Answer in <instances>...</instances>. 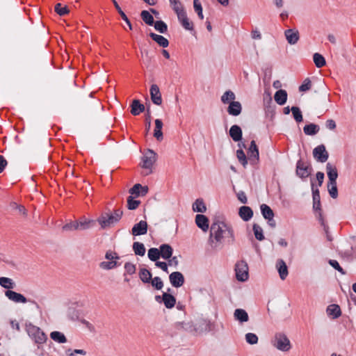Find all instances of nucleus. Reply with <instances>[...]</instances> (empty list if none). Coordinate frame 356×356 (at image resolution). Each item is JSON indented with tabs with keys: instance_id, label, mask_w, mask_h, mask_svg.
<instances>
[{
	"instance_id": "obj_58",
	"label": "nucleus",
	"mask_w": 356,
	"mask_h": 356,
	"mask_svg": "<svg viewBox=\"0 0 356 356\" xmlns=\"http://www.w3.org/2000/svg\"><path fill=\"white\" fill-rule=\"evenodd\" d=\"M245 340L248 343L254 345L258 343L259 339L257 334L249 332L245 334Z\"/></svg>"
},
{
	"instance_id": "obj_23",
	"label": "nucleus",
	"mask_w": 356,
	"mask_h": 356,
	"mask_svg": "<svg viewBox=\"0 0 356 356\" xmlns=\"http://www.w3.org/2000/svg\"><path fill=\"white\" fill-rule=\"evenodd\" d=\"M159 252L161 257L163 259H170L173 254V249L169 244L164 243L161 244L159 247Z\"/></svg>"
},
{
	"instance_id": "obj_40",
	"label": "nucleus",
	"mask_w": 356,
	"mask_h": 356,
	"mask_svg": "<svg viewBox=\"0 0 356 356\" xmlns=\"http://www.w3.org/2000/svg\"><path fill=\"white\" fill-rule=\"evenodd\" d=\"M326 171L328 179H337L338 171L336 166L332 165L330 163L326 164Z\"/></svg>"
},
{
	"instance_id": "obj_56",
	"label": "nucleus",
	"mask_w": 356,
	"mask_h": 356,
	"mask_svg": "<svg viewBox=\"0 0 356 356\" xmlns=\"http://www.w3.org/2000/svg\"><path fill=\"white\" fill-rule=\"evenodd\" d=\"M193 8L195 10V12L197 14L198 17L200 19H204V15L202 13V6L199 0H193Z\"/></svg>"
},
{
	"instance_id": "obj_12",
	"label": "nucleus",
	"mask_w": 356,
	"mask_h": 356,
	"mask_svg": "<svg viewBox=\"0 0 356 356\" xmlns=\"http://www.w3.org/2000/svg\"><path fill=\"white\" fill-rule=\"evenodd\" d=\"M5 296L11 301L15 303H26L29 301L24 295L12 290L5 291Z\"/></svg>"
},
{
	"instance_id": "obj_16",
	"label": "nucleus",
	"mask_w": 356,
	"mask_h": 356,
	"mask_svg": "<svg viewBox=\"0 0 356 356\" xmlns=\"http://www.w3.org/2000/svg\"><path fill=\"white\" fill-rule=\"evenodd\" d=\"M149 188L147 186H142L140 184H136L129 189V193L136 197H143L148 193Z\"/></svg>"
},
{
	"instance_id": "obj_11",
	"label": "nucleus",
	"mask_w": 356,
	"mask_h": 356,
	"mask_svg": "<svg viewBox=\"0 0 356 356\" xmlns=\"http://www.w3.org/2000/svg\"><path fill=\"white\" fill-rule=\"evenodd\" d=\"M211 327L212 324L210 321L205 318H200L193 325V332L197 333L209 332L212 330Z\"/></svg>"
},
{
	"instance_id": "obj_46",
	"label": "nucleus",
	"mask_w": 356,
	"mask_h": 356,
	"mask_svg": "<svg viewBox=\"0 0 356 356\" xmlns=\"http://www.w3.org/2000/svg\"><path fill=\"white\" fill-rule=\"evenodd\" d=\"M252 230L257 240L261 241L265 238L263 233V229L259 225L256 223L253 224Z\"/></svg>"
},
{
	"instance_id": "obj_2",
	"label": "nucleus",
	"mask_w": 356,
	"mask_h": 356,
	"mask_svg": "<svg viewBox=\"0 0 356 356\" xmlns=\"http://www.w3.org/2000/svg\"><path fill=\"white\" fill-rule=\"evenodd\" d=\"M122 210L118 209L114 210L113 213H102L101 216L97 219V221L100 225L101 228L104 229L119 222L122 216Z\"/></svg>"
},
{
	"instance_id": "obj_22",
	"label": "nucleus",
	"mask_w": 356,
	"mask_h": 356,
	"mask_svg": "<svg viewBox=\"0 0 356 356\" xmlns=\"http://www.w3.org/2000/svg\"><path fill=\"white\" fill-rule=\"evenodd\" d=\"M253 211L248 206H242L238 209L240 218L245 222L249 221L253 216Z\"/></svg>"
},
{
	"instance_id": "obj_53",
	"label": "nucleus",
	"mask_w": 356,
	"mask_h": 356,
	"mask_svg": "<svg viewBox=\"0 0 356 356\" xmlns=\"http://www.w3.org/2000/svg\"><path fill=\"white\" fill-rule=\"evenodd\" d=\"M318 220L321 224V225L323 227V229L325 232V234H326V237H327V239L329 241H332V237L330 236V232H329V227L328 225L325 223V219H324V217L323 215L320 214V218H318Z\"/></svg>"
},
{
	"instance_id": "obj_38",
	"label": "nucleus",
	"mask_w": 356,
	"mask_h": 356,
	"mask_svg": "<svg viewBox=\"0 0 356 356\" xmlns=\"http://www.w3.org/2000/svg\"><path fill=\"white\" fill-rule=\"evenodd\" d=\"M50 337L52 340L59 343L67 342V338L65 334L58 331H53L50 333Z\"/></svg>"
},
{
	"instance_id": "obj_19",
	"label": "nucleus",
	"mask_w": 356,
	"mask_h": 356,
	"mask_svg": "<svg viewBox=\"0 0 356 356\" xmlns=\"http://www.w3.org/2000/svg\"><path fill=\"white\" fill-rule=\"evenodd\" d=\"M227 113L230 115L238 116L241 113L242 106L239 102L232 101L229 102V106L227 108Z\"/></svg>"
},
{
	"instance_id": "obj_26",
	"label": "nucleus",
	"mask_w": 356,
	"mask_h": 356,
	"mask_svg": "<svg viewBox=\"0 0 356 356\" xmlns=\"http://www.w3.org/2000/svg\"><path fill=\"white\" fill-rule=\"evenodd\" d=\"M276 267L280 279L284 280L289 274L288 267L286 263L282 259H278L276 264Z\"/></svg>"
},
{
	"instance_id": "obj_1",
	"label": "nucleus",
	"mask_w": 356,
	"mask_h": 356,
	"mask_svg": "<svg viewBox=\"0 0 356 356\" xmlns=\"http://www.w3.org/2000/svg\"><path fill=\"white\" fill-rule=\"evenodd\" d=\"M227 239L228 244H233L235 241L234 233L232 227L224 222H213L210 227V234L208 239L209 243L213 249L222 248L223 238Z\"/></svg>"
},
{
	"instance_id": "obj_7",
	"label": "nucleus",
	"mask_w": 356,
	"mask_h": 356,
	"mask_svg": "<svg viewBox=\"0 0 356 356\" xmlns=\"http://www.w3.org/2000/svg\"><path fill=\"white\" fill-rule=\"evenodd\" d=\"M311 186L313 198V209L317 213V218H320V214L323 215V210L321 204V196L318 188L315 186L314 180L311 179Z\"/></svg>"
},
{
	"instance_id": "obj_63",
	"label": "nucleus",
	"mask_w": 356,
	"mask_h": 356,
	"mask_svg": "<svg viewBox=\"0 0 356 356\" xmlns=\"http://www.w3.org/2000/svg\"><path fill=\"white\" fill-rule=\"evenodd\" d=\"M181 26L188 31H194V26L193 22L190 21L189 19H183L182 22H180Z\"/></svg>"
},
{
	"instance_id": "obj_9",
	"label": "nucleus",
	"mask_w": 356,
	"mask_h": 356,
	"mask_svg": "<svg viewBox=\"0 0 356 356\" xmlns=\"http://www.w3.org/2000/svg\"><path fill=\"white\" fill-rule=\"evenodd\" d=\"M248 155L250 163L252 165L257 164L259 161V148L254 140L250 142V147L248 149Z\"/></svg>"
},
{
	"instance_id": "obj_34",
	"label": "nucleus",
	"mask_w": 356,
	"mask_h": 356,
	"mask_svg": "<svg viewBox=\"0 0 356 356\" xmlns=\"http://www.w3.org/2000/svg\"><path fill=\"white\" fill-rule=\"evenodd\" d=\"M139 278L144 284H149L152 280V273L146 268H140L138 273Z\"/></svg>"
},
{
	"instance_id": "obj_6",
	"label": "nucleus",
	"mask_w": 356,
	"mask_h": 356,
	"mask_svg": "<svg viewBox=\"0 0 356 356\" xmlns=\"http://www.w3.org/2000/svg\"><path fill=\"white\" fill-rule=\"evenodd\" d=\"M275 347L282 351H289L291 348V343L287 336L282 332H277L272 341Z\"/></svg>"
},
{
	"instance_id": "obj_43",
	"label": "nucleus",
	"mask_w": 356,
	"mask_h": 356,
	"mask_svg": "<svg viewBox=\"0 0 356 356\" xmlns=\"http://www.w3.org/2000/svg\"><path fill=\"white\" fill-rule=\"evenodd\" d=\"M133 250L135 254L143 257L145 254V248L143 243L140 242H134L133 243Z\"/></svg>"
},
{
	"instance_id": "obj_64",
	"label": "nucleus",
	"mask_w": 356,
	"mask_h": 356,
	"mask_svg": "<svg viewBox=\"0 0 356 356\" xmlns=\"http://www.w3.org/2000/svg\"><path fill=\"white\" fill-rule=\"evenodd\" d=\"M105 258L107 260H108V261L120 259V257H119V255H118V254L117 252H113L111 250H108L106 252Z\"/></svg>"
},
{
	"instance_id": "obj_8",
	"label": "nucleus",
	"mask_w": 356,
	"mask_h": 356,
	"mask_svg": "<svg viewBox=\"0 0 356 356\" xmlns=\"http://www.w3.org/2000/svg\"><path fill=\"white\" fill-rule=\"evenodd\" d=\"M313 156L318 162L324 163L328 159L329 153L325 146L321 144L313 149Z\"/></svg>"
},
{
	"instance_id": "obj_21",
	"label": "nucleus",
	"mask_w": 356,
	"mask_h": 356,
	"mask_svg": "<svg viewBox=\"0 0 356 356\" xmlns=\"http://www.w3.org/2000/svg\"><path fill=\"white\" fill-rule=\"evenodd\" d=\"M171 289L168 288L167 292H163V303L167 309H172L176 305V298L173 295L169 293Z\"/></svg>"
},
{
	"instance_id": "obj_29",
	"label": "nucleus",
	"mask_w": 356,
	"mask_h": 356,
	"mask_svg": "<svg viewBox=\"0 0 356 356\" xmlns=\"http://www.w3.org/2000/svg\"><path fill=\"white\" fill-rule=\"evenodd\" d=\"M234 318L243 323L248 321L249 316L245 310L243 309H236L234 313Z\"/></svg>"
},
{
	"instance_id": "obj_13",
	"label": "nucleus",
	"mask_w": 356,
	"mask_h": 356,
	"mask_svg": "<svg viewBox=\"0 0 356 356\" xmlns=\"http://www.w3.org/2000/svg\"><path fill=\"white\" fill-rule=\"evenodd\" d=\"M169 280L172 286L175 288L181 287L185 282L184 276L179 271L172 272L169 275Z\"/></svg>"
},
{
	"instance_id": "obj_47",
	"label": "nucleus",
	"mask_w": 356,
	"mask_h": 356,
	"mask_svg": "<svg viewBox=\"0 0 356 356\" xmlns=\"http://www.w3.org/2000/svg\"><path fill=\"white\" fill-rule=\"evenodd\" d=\"M236 157L240 162V163L244 167L246 168V165L248 163V157L247 158L245 152L242 149H239L236 150Z\"/></svg>"
},
{
	"instance_id": "obj_59",
	"label": "nucleus",
	"mask_w": 356,
	"mask_h": 356,
	"mask_svg": "<svg viewBox=\"0 0 356 356\" xmlns=\"http://www.w3.org/2000/svg\"><path fill=\"white\" fill-rule=\"evenodd\" d=\"M328 264L336 270L339 271L341 275H346V272L339 265V262L334 259H330Z\"/></svg>"
},
{
	"instance_id": "obj_51",
	"label": "nucleus",
	"mask_w": 356,
	"mask_h": 356,
	"mask_svg": "<svg viewBox=\"0 0 356 356\" xmlns=\"http://www.w3.org/2000/svg\"><path fill=\"white\" fill-rule=\"evenodd\" d=\"M54 10L60 16H65L70 12V10L67 6H63L60 3L56 4Z\"/></svg>"
},
{
	"instance_id": "obj_24",
	"label": "nucleus",
	"mask_w": 356,
	"mask_h": 356,
	"mask_svg": "<svg viewBox=\"0 0 356 356\" xmlns=\"http://www.w3.org/2000/svg\"><path fill=\"white\" fill-rule=\"evenodd\" d=\"M131 113L133 115H138L145 110V106L140 103L139 99H134L130 105Z\"/></svg>"
},
{
	"instance_id": "obj_14",
	"label": "nucleus",
	"mask_w": 356,
	"mask_h": 356,
	"mask_svg": "<svg viewBox=\"0 0 356 356\" xmlns=\"http://www.w3.org/2000/svg\"><path fill=\"white\" fill-rule=\"evenodd\" d=\"M149 94L151 100L155 105L160 106L162 104V97L160 89L156 84H152L150 87Z\"/></svg>"
},
{
	"instance_id": "obj_20",
	"label": "nucleus",
	"mask_w": 356,
	"mask_h": 356,
	"mask_svg": "<svg viewBox=\"0 0 356 356\" xmlns=\"http://www.w3.org/2000/svg\"><path fill=\"white\" fill-rule=\"evenodd\" d=\"M229 136L235 142H239L243 138V131L240 126L234 124L231 127L229 131Z\"/></svg>"
},
{
	"instance_id": "obj_60",
	"label": "nucleus",
	"mask_w": 356,
	"mask_h": 356,
	"mask_svg": "<svg viewBox=\"0 0 356 356\" xmlns=\"http://www.w3.org/2000/svg\"><path fill=\"white\" fill-rule=\"evenodd\" d=\"M63 230H64V231L79 230L77 221L74 220V221H71L68 223H66L65 225L63 226Z\"/></svg>"
},
{
	"instance_id": "obj_30",
	"label": "nucleus",
	"mask_w": 356,
	"mask_h": 356,
	"mask_svg": "<svg viewBox=\"0 0 356 356\" xmlns=\"http://www.w3.org/2000/svg\"><path fill=\"white\" fill-rule=\"evenodd\" d=\"M174 327L179 331L193 332V324L191 322H177Z\"/></svg>"
},
{
	"instance_id": "obj_48",
	"label": "nucleus",
	"mask_w": 356,
	"mask_h": 356,
	"mask_svg": "<svg viewBox=\"0 0 356 356\" xmlns=\"http://www.w3.org/2000/svg\"><path fill=\"white\" fill-rule=\"evenodd\" d=\"M147 255L149 259L152 261H155V263H156L161 257L159 250L156 248L149 249Z\"/></svg>"
},
{
	"instance_id": "obj_54",
	"label": "nucleus",
	"mask_w": 356,
	"mask_h": 356,
	"mask_svg": "<svg viewBox=\"0 0 356 356\" xmlns=\"http://www.w3.org/2000/svg\"><path fill=\"white\" fill-rule=\"evenodd\" d=\"M149 284L156 290H161L163 287V282L159 277H152V280H149Z\"/></svg>"
},
{
	"instance_id": "obj_44",
	"label": "nucleus",
	"mask_w": 356,
	"mask_h": 356,
	"mask_svg": "<svg viewBox=\"0 0 356 356\" xmlns=\"http://www.w3.org/2000/svg\"><path fill=\"white\" fill-rule=\"evenodd\" d=\"M140 17L143 21L149 26H153L154 24V19L153 16L147 10H143L140 13Z\"/></svg>"
},
{
	"instance_id": "obj_33",
	"label": "nucleus",
	"mask_w": 356,
	"mask_h": 356,
	"mask_svg": "<svg viewBox=\"0 0 356 356\" xmlns=\"http://www.w3.org/2000/svg\"><path fill=\"white\" fill-rule=\"evenodd\" d=\"M260 209L261 214L266 220H270V218H274V212L268 205L262 204L260 206Z\"/></svg>"
},
{
	"instance_id": "obj_4",
	"label": "nucleus",
	"mask_w": 356,
	"mask_h": 356,
	"mask_svg": "<svg viewBox=\"0 0 356 356\" xmlns=\"http://www.w3.org/2000/svg\"><path fill=\"white\" fill-rule=\"evenodd\" d=\"M26 331L28 335L38 345L44 343L47 340V334L38 326L31 323H26Z\"/></svg>"
},
{
	"instance_id": "obj_61",
	"label": "nucleus",
	"mask_w": 356,
	"mask_h": 356,
	"mask_svg": "<svg viewBox=\"0 0 356 356\" xmlns=\"http://www.w3.org/2000/svg\"><path fill=\"white\" fill-rule=\"evenodd\" d=\"M312 88V82L309 78L304 80L303 83L299 86L300 92H306Z\"/></svg>"
},
{
	"instance_id": "obj_10",
	"label": "nucleus",
	"mask_w": 356,
	"mask_h": 356,
	"mask_svg": "<svg viewBox=\"0 0 356 356\" xmlns=\"http://www.w3.org/2000/svg\"><path fill=\"white\" fill-rule=\"evenodd\" d=\"M236 277L240 282H245L248 279V267L244 262L238 263L235 267Z\"/></svg>"
},
{
	"instance_id": "obj_25",
	"label": "nucleus",
	"mask_w": 356,
	"mask_h": 356,
	"mask_svg": "<svg viewBox=\"0 0 356 356\" xmlns=\"http://www.w3.org/2000/svg\"><path fill=\"white\" fill-rule=\"evenodd\" d=\"M264 110L266 115H271L273 117L275 113V105L273 104L272 98L270 95H268V98L266 99L264 98Z\"/></svg>"
},
{
	"instance_id": "obj_35",
	"label": "nucleus",
	"mask_w": 356,
	"mask_h": 356,
	"mask_svg": "<svg viewBox=\"0 0 356 356\" xmlns=\"http://www.w3.org/2000/svg\"><path fill=\"white\" fill-rule=\"evenodd\" d=\"M118 260V259L108 261H102L99 264V267L104 270H111L121 265V263L119 262Z\"/></svg>"
},
{
	"instance_id": "obj_57",
	"label": "nucleus",
	"mask_w": 356,
	"mask_h": 356,
	"mask_svg": "<svg viewBox=\"0 0 356 356\" xmlns=\"http://www.w3.org/2000/svg\"><path fill=\"white\" fill-rule=\"evenodd\" d=\"M151 120H152V116H151V112H150V108H149V106L146 109V113L145 115L146 135L147 134L148 131L150 129Z\"/></svg>"
},
{
	"instance_id": "obj_15",
	"label": "nucleus",
	"mask_w": 356,
	"mask_h": 356,
	"mask_svg": "<svg viewBox=\"0 0 356 356\" xmlns=\"http://www.w3.org/2000/svg\"><path fill=\"white\" fill-rule=\"evenodd\" d=\"M148 225L146 221L140 220L135 224L131 229V234L134 236H140L146 234L147 232Z\"/></svg>"
},
{
	"instance_id": "obj_39",
	"label": "nucleus",
	"mask_w": 356,
	"mask_h": 356,
	"mask_svg": "<svg viewBox=\"0 0 356 356\" xmlns=\"http://www.w3.org/2000/svg\"><path fill=\"white\" fill-rule=\"evenodd\" d=\"M115 9L117 10V11L118 12V13L120 14V15L121 16L122 19L127 23V24L129 26V28L130 30L132 29V25H131V23L130 22V20L129 19V18L127 17V16L126 15V14L124 13V11L121 9L120 6H119V4L118 3V2L116 1V0H111Z\"/></svg>"
},
{
	"instance_id": "obj_45",
	"label": "nucleus",
	"mask_w": 356,
	"mask_h": 356,
	"mask_svg": "<svg viewBox=\"0 0 356 356\" xmlns=\"http://www.w3.org/2000/svg\"><path fill=\"white\" fill-rule=\"evenodd\" d=\"M236 99L235 94L232 90H227L222 96H221V102L226 104H229L232 101H234Z\"/></svg>"
},
{
	"instance_id": "obj_41",
	"label": "nucleus",
	"mask_w": 356,
	"mask_h": 356,
	"mask_svg": "<svg viewBox=\"0 0 356 356\" xmlns=\"http://www.w3.org/2000/svg\"><path fill=\"white\" fill-rule=\"evenodd\" d=\"M313 60L318 68H321L326 65V61L323 55L319 53H315L313 55Z\"/></svg>"
},
{
	"instance_id": "obj_36",
	"label": "nucleus",
	"mask_w": 356,
	"mask_h": 356,
	"mask_svg": "<svg viewBox=\"0 0 356 356\" xmlns=\"http://www.w3.org/2000/svg\"><path fill=\"white\" fill-rule=\"evenodd\" d=\"M97 220H84L83 222L77 221L79 230H86L96 225Z\"/></svg>"
},
{
	"instance_id": "obj_3",
	"label": "nucleus",
	"mask_w": 356,
	"mask_h": 356,
	"mask_svg": "<svg viewBox=\"0 0 356 356\" xmlns=\"http://www.w3.org/2000/svg\"><path fill=\"white\" fill-rule=\"evenodd\" d=\"M157 160V154L151 149H147L141 157V162L140 166L145 170V172H143L144 176L149 175L152 173L153 165Z\"/></svg>"
},
{
	"instance_id": "obj_28",
	"label": "nucleus",
	"mask_w": 356,
	"mask_h": 356,
	"mask_svg": "<svg viewBox=\"0 0 356 356\" xmlns=\"http://www.w3.org/2000/svg\"><path fill=\"white\" fill-rule=\"evenodd\" d=\"M274 99L276 103L279 105H284L287 100V92L284 90H278L274 95Z\"/></svg>"
},
{
	"instance_id": "obj_5",
	"label": "nucleus",
	"mask_w": 356,
	"mask_h": 356,
	"mask_svg": "<svg viewBox=\"0 0 356 356\" xmlns=\"http://www.w3.org/2000/svg\"><path fill=\"white\" fill-rule=\"evenodd\" d=\"M313 171L310 162L305 161L302 159L298 160L296 166V175L302 179L309 177Z\"/></svg>"
},
{
	"instance_id": "obj_55",
	"label": "nucleus",
	"mask_w": 356,
	"mask_h": 356,
	"mask_svg": "<svg viewBox=\"0 0 356 356\" xmlns=\"http://www.w3.org/2000/svg\"><path fill=\"white\" fill-rule=\"evenodd\" d=\"M79 311L70 307L67 310V317L72 321H79Z\"/></svg>"
},
{
	"instance_id": "obj_37",
	"label": "nucleus",
	"mask_w": 356,
	"mask_h": 356,
	"mask_svg": "<svg viewBox=\"0 0 356 356\" xmlns=\"http://www.w3.org/2000/svg\"><path fill=\"white\" fill-rule=\"evenodd\" d=\"M193 210L195 212L204 213L207 211V207L204 200L201 198L197 199L193 204Z\"/></svg>"
},
{
	"instance_id": "obj_62",
	"label": "nucleus",
	"mask_w": 356,
	"mask_h": 356,
	"mask_svg": "<svg viewBox=\"0 0 356 356\" xmlns=\"http://www.w3.org/2000/svg\"><path fill=\"white\" fill-rule=\"evenodd\" d=\"M124 270L126 273L133 275L136 273V265L131 262H126L124 264Z\"/></svg>"
},
{
	"instance_id": "obj_17",
	"label": "nucleus",
	"mask_w": 356,
	"mask_h": 356,
	"mask_svg": "<svg viewBox=\"0 0 356 356\" xmlns=\"http://www.w3.org/2000/svg\"><path fill=\"white\" fill-rule=\"evenodd\" d=\"M284 35L286 38L288 43L290 44H295L298 42L300 38V34L296 29H286L284 31Z\"/></svg>"
},
{
	"instance_id": "obj_50",
	"label": "nucleus",
	"mask_w": 356,
	"mask_h": 356,
	"mask_svg": "<svg viewBox=\"0 0 356 356\" xmlns=\"http://www.w3.org/2000/svg\"><path fill=\"white\" fill-rule=\"evenodd\" d=\"M127 208L129 210H135L140 204V200H135L131 195L127 197Z\"/></svg>"
},
{
	"instance_id": "obj_49",
	"label": "nucleus",
	"mask_w": 356,
	"mask_h": 356,
	"mask_svg": "<svg viewBox=\"0 0 356 356\" xmlns=\"http://www.w3.org/2000/svg\"><path fill=\"white\" fill-rule=\"evenodd\" d=\"M154 29L160 33H165L168 31L167 24L162 20H158L154 22L153 24Z\"/></svg>"
},
{
	"instance_id": "obj_52",
	"label": "nucleus",
	"mask_w": 356,
	"mask_h": 356,
	"mask_svg": "<svg viewBox=\"0 0 356 356\" xmlns=\"http://www.w3.org/2000/svg\"><path fill=\"white\" fill-rule=\"evenodd\" d=\"M291 112H292V115H293V117L294 120L297 122L299 123V122H302L303 117H302V112H301V111H300L299 107H298V106H292L291 107Z\"/></svg>"
},
{
	"instance_id": "obj_42",
	"label": "nucleus",
	"mask_w": 356,
	"mask_h": 356,
	"mask_svg": "<svg viewBox=\"0 0 356 356\" xmlns=\"http://www.w3.org/2000/svg\"><path fill=\"white\" fill-rule=\"evenodd\" d=\"M0 285L7 290L13 289L15 286V284L12 279L6 277H0Z\"/></svg>"
},
{
	"instance_id": "obj_31",
	"label": "nucleus",
	"mask_w": 356,
	"mask_h": 356,
	"mask_svg": "<svg viewBox=\"0 0 356 356\" xmlns=\"http://www.w3.org/2000/svg\"><path fill=\"white\" fill-rule=\"evenodd\" d=\"M327 313L330 316H332L333 318H337L341 315V308L338 305L332 304L327 307Z\"/></svg>"
},
{
	"instance_id": "obj_27",
	"label": "nucleus",
	"mask_w": 356,
	"mask_h": 356,
	"mask_svg": "<svg viewBox=\"0 0 356 356\" xmlns=\"http://www.w3.org/2000/svg\"><path fill=\"white\" fill-rule=\"evenodd\" d=\"M149 36L155 42H156L160 47L163 48L168 47L169 45V41L167 38L163 37V35H158L154 33H149Z\"/></svg>"
},
{
	"instance_id": "obj_32",
	"label": "nucleus",
	"mask_w": 356,
	"mask_h": 356,
	"mask_svg": "<svg viewBox=\"0 0 356 356\" xmlns=\"http://www.w3.org/2000/svg\"><path fill=\"white\" fill-rule=\"evenodd\" d=\"M319 130V126L314 123L306 124L303 128L304 133L307 136L316 135Z\"/></svg>"
},
{
	"instance_id": "obj_18",
	"label": "nucleus",
	"mask_w": 356,
	"mask_h": 356,
	"mask_svg": "<svg viewBox=\"0 0 356 356\" xmlns=\"http://www.w3.org/2000/svg\"><path fill=\"white\" fill-rule=\"evenodd\" d=\"M209 218L203 214H197L195 216V223L197 226L200 228L203 232H207L209 229Z\"/></svg>"
}]
</instances>
